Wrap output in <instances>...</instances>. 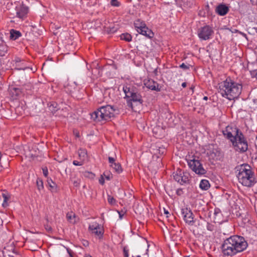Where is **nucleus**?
<instances>
[{
	"label": "nucleus",
	"instance_id": "obj_1",
	"mask_svg": "<svg viewBox=\"0 0 257 257\" xmlns=\"http://www.w3.org/2000/svg\"><path fill=\"white\" fill-rule=\"evenodd\" d=\"M247 243L244 238L240 236L233 235L226 239L221 248L224 255L232 256L238 252L245 250L247 247Z\"/></svg>",
	"mask_w": 257,
	"mask_h": 257
},
{
	"label": "nucleus",
	"instance_id": "obj_2",
	"mask_svg": "<svg viewBox=\"0 0 257 257\" xmlns=\"http://www.w3.org/2000/svg\"><path fill=\"white\" fill-rule=\"evenodd\" d=\"M218 92L229 100L237 98L241 93L242 85L233 81L230 78L220 83Z\"/></svg>",
	"mask_w": 257,
	"mask_h": 257
},
{
	"label": "nucleus",
	"instance_id": "obj_3",
	"mask_svg": "<svg viewBox=\"0 0 257 257\" xmlns=\"http://www.w3.org/2000/svg\"><path fill=\"white\" fill-rule=\"evenodd\" d=\"M118 110L115 106L106 105L100 107L96 111L91 114L94 120L97 121L108 120L111 117L114 116L115 112L118 113Z\"/></svg>",
	"mask_w": 257,
	"mask_h": 257
},
{
	"label": "nucleus",
	"instance_id": "obj_4",
	"mask_svg": "<svg viewBox=\"0 0 257 257\" xmlns=\"http://www.w3.org/2000/svg\"><path fill=\"white\" fill-rule=\"evenodd\" d=\"M123 90L127 98H130V100L131 102H128V105H130L132 109H134V104L142 105L143 102V100L141 94L137 92L133 89L127 86L123 87Z\"/></svg>",
	"mask_w": 257,
	"mask_h": 257
},
{
	"label": "nucleus",
	"instance_id": "obj_5",
	"mask_svg": "<svg viewBox=\"0 0 257 257\" xmlns=\"http://www.w3.org/2000/svg\"><path fill=\"white\" fill-rule=\"evenodd\" d=\"M134 26L137 32L140 34L149 38H152L154 37V33L146 26L144 22L138 19L135 21Z\"/></svg>",
	"mask_w": 257,
	"mask_h": 257
},
{
	"label": "nucleus",
	"instance_id": "obj_6",
	"mask_svg": "<svg viewBox=\"0 0 257 257\" xmlns=\"http://www.w3.org/2000/svg\"><path fill=\"white\" fill-rule=\"evenodd\" d=\"M239 182L243 186L250 187L256 182L254 173L251 172L250 173L243 174V175L237 177Z\"/></svg>",
	"mask_w": 257,
	"mask_h": 257
},
{
	"label": "nucleus",
	"instance_id": "obj_7",
	"mask_svg": "<svg viewBox=\"0 0 257 257\" xmlns=\"http://www.w3.org/2000/svg\"><path fill=\"white\" fill-rule=\"evenodd\" d=\"M188 164L190 169L196 174L203 175L206 173L207 171L203 167L202 164L198 160H190L188 161Z\"/></svg>",
	"mask_w": 257,
	"mask_h": 257
},
{
	"label": "nucleus",
	"instance_id": "obj_8",
	"mask_svg": "<svg viewBox=\"0 0 257 257\" xmlns=\"http://www.w3.org/2000/svg\"><path fill=\"white\" fill-rule=\"evenodd\" d=\"M213 33V31L212 28L208 25L200 28L198 31L199 38L203 40L209 39Z\"/></svg>",
	"mask_w": 257,
	"mask_h": 257
},
{
	"label": "nucleus",
	"instance_id": "obj_9",
	"mask_svg": "<svg viewBox=\"0 0 257 257\" xmlns=\"http://www.w3.org/2000/svg\"><path fill=\"white\" fill-rule=\"evenodd\" d=\"M181 214L186 223L189 225H193L194 222L193 213L190 209L183 208L181 210Z\"/></svg>",
	"mask_w": 257,
	"mask_h": 257
},
{
	"label": "nucleus",
	"instance_id": "obj_10",
	"mask_svg": "<svg viewBox=\"0 0 257 257\" xmlns=\"http://www.w3.org/2000/svg\"><path fill=\"white\" fill-rule=\"evenodd\" d=\"M144 85L146 87L152 90L160 91L161 87L159 84L153 79H148L144 81Z\"/></svg>",
	"mask_w": 257,
	"mask_h": 257
},
{
	"label": "nucleus",
	"instance_id": "obj_11",
	"mask_svg": "<svg viewBox=\"0 0 257 257\" xmlns=\"http://www.w3.org/2000/svg\"><path fill=\"white\" fill-rule=\"evenodd\" d=\"M222 132L223 135L226 138L230 140L232 143H234V142H235L234 128L228 126L226 127L225 130L223 131Z\"/></svg>",
	"mask_w": 257,
	"mask_h": 257
},
{
	"label": "nucleus",
	"instance_id": "obj_12",
	"mask_svg": "<svg viewBox=\"0 0 257 257\" xmlns=\"http://www.w3.org/2000/svg\"><path fill=\"white\" fill-rule=\"evenodd\" d=\"M89 230L92 231V233H94L96 235L98 236H102L103 234V230L101 228L100 225L95 223L89 226Z\"/></svg>",
	"mask_w": 257,
	"mask_h": 257
},
{
	"label": "nucleus",
	"instance_id": "obj_13",
	"mask_svg": "<svg viewBox=\"0 0 257 257\" xmlns=\"http://www.w3.org/2000/svg\"><path fill=\"white\" fill-rule=\"evenodd\" d=\"M16 11L17 17L21 19H23L27 14L28 12V8L22 4L19 7H16Z\"/></svg>",
	"mask_w": 257,
	"mask_h": 257
},
{
	"label": "nucleus",
	"instance_id": "obj_14",
	"mask_svg": "<svg viewBox=\"0 0 257 257\" xmlns=\"http://www.w3.org/2000/svg\"><path fill=\"white\" fill-rule=\"evenodd\" d=\"M238 170L239 171V172L237 177L242 176L243 175V174H246L248 173H250L251 172H252L251 167L247 164H243L240 165Z\"/></svg>",
	"mask_w": 257,
	"mask_h": 257
},
{
	"label": "nucleus",
	"instance_id": "obj_15",
	"mask_svg": "<svg viewBox=\"0 0 257 257\" xmlns=\"http://www.w3.org/2000/svg\"><path fill=\"white\" fill-rule=\"evenodd\" d=\"M234 133L235 137V142H234V143H232L233 145H234V144L238 143V142H247L244 138V135L243 134L239 131L238 128L237 127H234Z\"/></svg>",
	"mask_w": 257,
	"mask_h": 257
},
{
	"label": "nucleus",
	"instance_id": "obj_16",
	"mask_svg": "<svg viewBox=\"0 0 257 257\" xmlns=\"http://www.w3.org/2000/svg\"><path fill=\"white\" fill-rule=\"evenodd\" d=\"M216 13L221 16L225 15L229 11V8L224 4L219 5L216 8Z\"/></svg>",
	"mask_w": 257,
	"mask_h": 257
},
{
	"label": "nucleus",
	"instance_id": "obj_17",
	"mask_svg": "<svg viewBox=\"0 0 257 257\" xmlns=\"http://www.w3.org/2000/svg\"><path fill=\"white\" fill-rule=\"evenodd\" d=\"M233 146L236 148V150L242 153L246 152L248 149L247 142H238V143L234 144Z\"/></svg>",
	"mask_w": 257,
	"mask_h": 257
},
{
	"label": "nucleus",
	"instance_id": "obj_18",
	"mask_svg": "<svg viewBox=\"0 0 257 257\" xmlns=\"http://www.w3.org/2000/svg\"><path fill=\"white\" fill-rule=\"evenodd\" d=\"M8 51V46L3 40L2 38H0V56H4Z\"/></svg>",
	"mask_w": 257,
	"mask_h": 257
},
{
	"label": "nucleus",
	"instance_id": "obj_19",
	"mask_svg": "<svg viewBox=\"0 0 257 257\" xmlns=\"http://www.w3.org/2000/svg\"><path fill=\"white\" fill-rule=\"evenodd\" d=\"M208 154L210 158L213 160H218L219 159L220 152L217 149H213L212 151H209V152L208 153Z\"/></svg>",
	"mask_w": 257,
	"mask_h": 257
},
{
	"label": "nucleus",
	"instance_id": "obj_20",
	"mask_svg": "<svg viewBox=\"0 0 257 257\" xmlns=\"http://www.w3.org/2000/svg\"><path fill=\"white\" fill-rule=\"evenodd\" d=\"M182 175V171L180 169H177L176 172L173 173L174 180L180 184L181 179Z\"/></svg>",
	"mask_w": 257,
	"mask_h": 257
},
{
	"label": "nucleus",
	"instance_id": "obj_21",
	"mask_svg": "<svg viewBox=\"0 0 257 257\" xmlns=\"http://www.w3.org/2000/svg\"><path fill=\"white\" fill-rule=\"evenodd\" d=\"M199 186L202 190H207L210 187V184L208 180H202L200 182Z\"/></svg>",
	"mask_w": 257,
	"mask_h": 257
},
{
	"label": "nucleus",
	"instance_id": "obj_22",
	"mask_svg": "<svg viewBox=\"0 0 257 257\" xmlns=\"http://www.w3.org/2000/svg\"><path fill=\"white\" fill-rule=\"evenodd\" d=\"M21 36L19 31L12 29L10 31V38L14 40H16Z\"/></svg>",
	"mask_w": 257,
	"mask_h": 257
},
{
	"label": "nucleus",
	"instance_id": "obj_23",
	"mask_svg": "<svg viewBox=\"0 0 257 257\" xmlns=\"http://www.w3.org/2000/svg\"><path fill=\"white\" fill-rule=\"evenodd\" d=\"M78 153L80 159L85 160L87 158V155L86 150L80 149L78 151Z\"/></svg>",
	"mask_w": 257,
	"mask_h": 257
},
{
	"label": "nucleus",
	"instance_id": "obj_24",
	"mask_svg": "<svg viewBox=\"0 0 257 257\" xmlns=\"http://www.w3.org/2000/svg\"><path fill=\"white\" fill-rule=\"evenodd\" d=\"M66 217H67V220L70 223H75L76 222V220H75L76 216H75V214L74 213H73L72 212H68L66 215Z\"/></svg>",
	"mask_w": 257,
	"mask_h": 257
},
{
	"label": "nucleus",
	"instance_id": "obj_25",
	"mask_svg": "<svg viewBox=\"0 0 257 257\" xmlns=\"http://www.w3.org/2000/svg\"><path fill=\"white\" fill-rule=\"evenodd\" d=\"M189 181L188 174L182 172V175L181 179L180 184L188 183Z\"/></svg>",
	"mask_w": 257,
	"mask_h": 257
},
{
	"label": "nucleus",
	"instance_id": "obj_26",
	"mask_svg": "<svg viewBox=\"0 0 257 257\" xmlns=\"http://www.w3.org/2000/svg\"><path fill=\"white\" fill-rule=\"evenodd\" d=\"M182 2L184 6L191 7L194 4L195 0H177Z\"/></svg>",
	"mask_w": 257,
	"mask_h": 257
},
{
	"label": "nucleus",
	"instance_id": "obj_27",
	"mask_svg": "<svg viewBox=\"0 0 257 257\" xmlns=\"http://www.w3.org/2000/svg\"><path fill=\"white\" fill-rule=\"evenodd\" d=\"M120 38L122 40H124L127 42H130L132 41V36L128 33H124L120 35Z\"/></svg>",
	"mask_w": 257,
	"mask_h": 257
},
{
	"label": "nucleus",
	"instance_id": "obj_28",
	"mask_svg": "<svg viewBox=\"0 0 257 257\" xmlns=\"http://www.w3.org/2000/svg\"><path fill=\"white\" fill-rule=\"evenodd\" d=\"M2 196L4 198V202L3 203V206L4 207H6L8 206V201L9 199L10 196L8 194L6 193H2Z\"/></svg>",
	"mask_w": 257,
	"mask_h": 257
},
{
	"label": "nucleus",
	"instance_id": "obj_29",
	"mask_svg": "<svg viewBox=\"0 0 257 257\" xmlns=\"http://www.w3.org/2000/svg\"><path fill=\"white\" fill-rule=\"evenodd\" d=\"M117 173H120L122 171L121 167L119 163L114 164L113 166H111Z\"/></svg>",
	"mask_w": 257,
	"mask_h": 257
},
{
	"label": "nucleus",
	"instance_id": "obj_30",
	"mask_svg": "<svg viewBox=\"0 0 257 257\" xmlns=\"http://www.w3.org/2000/svg\"><path fill=\"white\" fill-rule=\"evenodd\" d=\"M107 200L108 203L112 205H114L116 203L115 199L110 195H107Z\"/></svg>",
	"mask_w": 257,
	"mask_h": 257
},
{
	"label": "nucleus",
	"instance_id": "obj_31",
	"mask_svg": "<svg viewBox=\"0 0 257 257\" xmlns=\"http://www.w3.org/2000/svg\"><path fill=\"white\" fill-rule=\"evenodd\" d=\"M47 182L51 188L54 189L56 187V184L51 179H48Z\"/></svg>",
	"mask_w": 257,
	"mask_h": 257
},
{
	"label": "nucleus",
	"instance_id": "obj_32",
	"mask_svg": "<svg viewBox=\"0 0 257 257\" xmlns=\"http://www.w3.org/2000/svg\"><path fill=\"white\" fill-rule=\"evenodd\" d=\"M84 176L86 177L93 178L94 176V174L91 172L85 171L84 172Z\"/></svg>",
	"mask_w": 257,
	"mask_h": 257
},
{
	"label": "nucleus",
	"instance_id": "obj_33",
	"mask_svg": "<svg viewBox=\"0 0 257 257\" xmlns=\"http://www.w3.org/2000/svg\"><path fill=\"white\" fill-rule=\"evenodd\" d=\"M37 185L39 190L43 188V182L41 180H37Z\"/></svg>",
	"mask_w": 257,
	"mask_h": 257
},
{
	"label": "nucleus",
	"instance_id": "obj_34",
	"mask_svg": "<svg viewBox=\"0 0 257 257\" xmlns=\"http://www.w3.org/2000/svg\"><path fill=\"white\" fill-rule=\"evenodd\" d=\"M110 4L111 6L114 7H118L120 5V3L117 0H111Z\"/></svg>",
	"mask_w": 257,
	"mask_h": 257
},
{
	"label": "nucleus",
	"instance_id": "obj_35",
	"mask_svg": "<svg viewBox=\"0 0 257 257\" xmlns=\"http://www.w3.org/2000/svg\"><path fill=\"white\" fill-rule=\"evenodd\" d=\"M108 159L109 163L110 164H111L110 166H113L114 165V164H116L115 162V159L111 157H109Z\"/></svg>",
	"mask_w": 257,
	"mask_h": 257
},
{
	"label": "nucleus",
	"instance_id": "obj_36",
	"mask_svg": "<svg viewBox=\"0 0 257 257\" xmlns=\"http://www.w3.org/2000/svg\"><path fill=\"white\" fill-rule=\"evenodd\" d=\"M56 105H57V104L55 102L53 103H52L51 105H50V106H49L50 109L52 112L56 111V109H55V108L56 107Z\"/></svg>",
	"mask_w": 257,
	"mask_h": 257
},
{
	"label": "nucleus",
	"instance_id": "obj_37",
	"mask_svg": "<svg viewBox=\"0 0 257 257\" xmlns=\"http://www.w3.org/2000/svg\"><path fill=\"white\" fill-rule=\"evenodd\" d=\"M190 66V65H187L184 63H182L180 65V67L184 70H187L189 69Z\"/></svg>",
	"mask_w": 257,
	"mask_h": 257
},
{
	"label": "nucleus",
	"instance_id": "obj_38",
	"mask_svg": "<svg viewBox=\"0 0 257 257\" xmlns=\"http://www.w3.org/2000/svg\"><path fill=\"white\" fill-rule=\"evenodd\" d=\"M117 28L115 27H113L109 28V30H107L109 33H113L117 31Z\"/></svg>",
	"mask_w": 257,
	"mask_h": 257
},
{
	"label": "nucleus",
	"instance_id": "obj_39",
	"mask_svg": "<svg viewBox=\"0 0 257 257\" xmlns=\"http://www.w3.org/2000/svg\"><path fill=\"white\" fill-rule=\"evenodd\" d=\"M103 175H104L105 178L109 180L111 178H112V175L110 174L109 173L104 172Z\"/></svg>",
	"mask_w": 257,
	"mask_h": 257
},
{
	"label": "nucleus",
	"instance_id": "obj_40",
	"mask_svg": "<svg viewBox=\"0 0 257 257\" xmlns=\"http://www.w3.org/2000/svg\"><path fill=\"white\" fill-rule=\"evenodd\" d=\"M123 251L124 257H128V250L126 249V247H123Z\"/></svg>",
	"mask_w": 257,
	"mask_h": 257
},
{
	"label": "nucleus",
	"instance_id": "obj_41",
	"mask_svg": "<svg viewBox=\"0 0 257 257\" xmlns=\"http://www.w3.org/2000/svg\"><path fill=\"white\" fill-rule=\"evenodd\" d=\"M42 170H43V173L44 175L46 177H47L48 176V169H47V167L43 168L42 169Z\"/></svg>",
	"mask_w": 257,
	"mask_h": 257
},
{
	"label": "nucleus",
	"instance_id": "obj_42",
	"mask_svg": "<svg viewBox=\"0 0 257 257\" xmlns=\"http://www.w3.org/2000/svg\"><path fill=\"white\" fill-rule=\"evenodd\" d=\"M250 73L252 76V77H254L257 79V71L253 70L250 71Z\"/></svg>",
	"mask_w": 257,
	"mask_h": 257
},
{
	"label": "nucleus",
	"instance_id": "obj_43",
	"mask_svg": "<svg viewBox=\"0 0 257 257\" xmlns=\"http://www.w3.org/2000/svg\"><path fill=\"white\" fill-rule=\"evenodd\" d=\"M117 212H118V213L119 214V218L120 219H122V217L124 215V214H125V212L123 211V210H121L120 211H118Z\"/></svg>",
	"mask_w": 257,
	"mask_h": 257
},
{
	"label": "nucleus",
	"instance_id": "obj_44",
	"mask_svg": "<svg viewBox=\"0 0 257 257\" xmlns=\"http://www.w3.org/2000/svg\"><path fill=\"white\" fill-rule=\"evenodd\" d=\"M73 164L75 166H81L82 165V163L78 162L77 161H74Z\"/></svg>",
	"mask_w": 257,
	"mask_h": 257
},
{
	"label": "nucleus",
	"instance_id": "obj_45",
	"mask_svg": "<svg viewBox=\"0 0 257 257\" xmlns=\"http://www.w3.org/2000/svg\"><path fill=\"white\" fill-rule=\"evenodd\" d=\"M45 228L49 232H51L52 230V227L48 225H45Z\"/></svg>",
	"mask_w": 257,
	"mask_h": 257
},
{
	"label": "nucleus",
	"instance_id": "obj_46",
	"mask_svg": "<svg viewBox=\"0 0 257 257\" xmlns=\"http://www.w3.org/2000/svg\"><path fill=\"white\" fill-rule=\"evenodd\" d=\"M96 71H97V72H98V74H95V75L96 76H97V77L98 76H100V75H101V74H100V71H99V70H97V69H94V70H93V71H92V74H93L94 72L95 73Z\"/></svg>",
	"mask_w": 257,
	"mask_h": 257
},
{
	"label": "nucleus",
	"instance_id": "obj_47",
	"mask_svg": "<svg viewBox=\"0 0 257 257\" xmlns=\"http://www.w3.org/2000/svg\"><path fill=\"white\" fill-rule=\"evenodd\" d=\"M159 153L161 154H163L165 151V148H160L159 150Z\"/></svg>",
	"mask_w": 257,
	"mask_h": 257
},
{
	"label": "nucleus",
	"instance_id": "obj_48",
	"mask_svg": "<svg viewBox=\"0 0 257 257\" xmlns=\"http://www.w3.org/2000/svg\"><path fill=\"white\" fill-rule=\"evenodd\" d=\"M99 183L101 185H103L104 183V178L102 177L99 180Z\"/></svg>",
	"mask_w": 257,
	"mask_h": 257
},
{
	"label": "nucleus",
	"instance_id": "obj_49",
	"mask_svg": "<svg viewBox=\"0 0 257 257\" xmlns=\"http://www.w3.org/2000/svg\"><path fill=\"white\" fill-rule=\"evenodd\" d=\"M182 189H178L176 191V193H177V195H181L182 194Z\"/></svg>",
	"mask_w": 257,
	"mask_h": 257
},
{
	"label": "nucleus",
	"instance_id": "obj_50",
	"mask_svg": "<svg viewBox=\"0 0 257 257\" xmlns=\"http://www.w3.org/2000/svg\"><path fill=\"white\" fill-rule=\"evenodd\" d=\"M83 245H84V246H88V245H89V243H88V242L87 241H86V240H84V241H83Z\"/></svg>",
	"mask_w": 257,
	"mask_h": 257
},
{
	"label": "nucleus",
	"instance_id": "obj_51",
	"mask_svg": "<svg viewBox=\"0 0 257 257\" xmlns=\"http://www.w3.org/2000/svg\"><path fill=\"white\" fill-rule=\"evenodd\" d=\"M67 251H68V253H69V256L70 257H73V255H72V251L71 250H70L69 249L67 248Z\"/></svg>",
	"mask_w": 257,
	"mask_h": 257
},
{
	"label": "nucleus",
	"instance_id": "obj_52",
	"mask_svg": "<svg viewBox=\"0 0 257 257\" xmlns=\"http://www.w3.org/2000/svg\"><path fill=\"white\" fill-rule=\"evenodd\" d=\"M15 61L16 62V63H19L21 61V59L19 57H17L15 58Z\"/></svg>",
	"mask_w": 257,
	"mask_h": 257
},
{
	"label": "nucleus",
	"instance_id": "obj_53",
	"mask_svg": "<svg viewBox=\"0 0 257 257\" xmlns=\"http://www.w3.org/2000/svg\"><path fill=\"white\" fill-rule=\"evenodd\" d=\"M164 213L167 215V217H168V215L169 214V211L167 210H166L165 208H164Z\"/></svg>",
	"mask_w": 257,
	"mask_h": 257
},
{
	"label": "nucleus",
	"instance_id": "obj_54",
	"mask_svg": "<svg viewBox=\"0 0 257 257\" xmlns=\"http://www.w3.org/2000/svg\"><path fill=\"white\" fill-rule=\"evenodd\" d=\"M14 89L16 92V94L18 95L19 94V92H20L19 89L17 88H14Z\"/></svg>",
	"mask_w": 257,
	"mask_h": 257
},
{
	"label": "nucleus",
	"instance_id": "obj_55",
	"mask_svg": "<svg viewBox=\"0 0 257 257\" xmlns=\"http://www.w3.org/2000/svg\"><path fill=\"white\" fill-rule=\"evenodd\" d=\"M252 5H256L257 4V0H250Z\"/></svg>",
	"mask_w": 257,
	"mask_h": 257
},
{
	"label": "nucleus",
	"instance_id": "obj_56",
	"mask_svg": "<svg viewBox=\"0 0 257 257\" xmlns=\"http://www.w3.org/2000/svg\"><path fill=\"white\" fill-rule=\"evenodd\" d=\"M186 82H183L182 84V86L184 88L186 87Z\"/></svg>",
	"mask_w": 257,
	"mask_h": 257
},
{
	"label": "nucleus",
	"instance_id": "obj_57",
	"mask_svg": "<svg viewBox=\"0 0 257 257\" xmlns=\"http://www.w3.org/2000/svg\"><path fill=\"white\" fill-rule=\"evenodd\" d=\"M203 99V100H207L208 99V97L204 96Z\"/></svg>",
	"mask_w": 257,
	"mask_h": 257
},
{
	"label": "nucleus",
	"instance_id": "obj_58",
	"mask_svg": "<svg viewBox=\"0 0 257 257\" xmlns=\"http://www.w3.org/2000/svg\"><path fill=\"white\" fill-rule=\"evenodd\" d=\"M30 69V68H29V67H26V68H23L22 69H23V70H25V69Z\"/></svg>",
	"mask_w": 257,
	"mask_h": 257
},
{
	"label": "nucleus",
	"instance_id": "obj_59",
	"mask_svg": "<svg viewBox=\"0 0 257 257\" xmlns=\"http://www.w3.org/2000/svg\"><path fill=\"white\" fill-rule=\"evenodd\" d=\"M86 257H92L90 255H86Z\"/></svg>",
	"mask_w": 257,
	"mask_h": 257
},
{
	"label": "nucleus",
	"instance_id": "obj_60",
	"mask_svg": "<svg viewBox=\"0 0 257 257\" xmlns=\"http://www.w3.org/2000/svg\"><path fill=\"white\" fill-rule=\"evenodd\" d=\"M146 251H147L146 254H148V249H147Z\"/></svg>",
	"mask_w": 257,
	"mask_h": 257
},
{
	"label": "nucleus",
	"instance_id": "obj_61",
	"mask_svg": "<svg viewBox=\"0 0 257 257\" xmlns=\"http://www.w3.org/2000/svg\"><path fill=\"white\" fill-rule=\"evenodd\" d=\"M234 32H238V30H234Z\"/></svg>",
	"mask_w": 257,
	"mask_h": 257
},
{
	"label": "nucleus",
	"instance_id": "obj_62",
	"mask_svg": "<svg viewBox=\"0 0 257 257\" xmlns=\"http://www.w3.org/2000/svg\"><path fill=\"white\" fill-rule=\"evenodd\" d=\"M76 136H77V137H79V135H78V134H77V135H76Z\"/></svg>",
	"mask_w": 257,
	"mask_h": 257
},
{
	"label": "nucleus",
	"instance_id": "obj_63",
	"mask_svg": "<svg viewBox=\"0 0 257 257\" xmlns=\"http://www.w3.org/2000/svg\"><path fill=\"white\" fill-rule=\"evenodd\" d=\"M133 257H134V256H133ZM137 257H141V256L140 255H138V256H137Z\"/></svg>",
	"mask_w": 257,
	"mask_h": 257
},
{
	"label": "nucleus",
	"instance_id": "obj_64",
	"mask_svg": "<svg viewBox=\"0 0 257 257\" xmlns=\"http://www.w3.org/2000/svg\"><path fill=\"white\" fill-rule=\"evenodd\" d=\"M255 139H256V140H257V135H256V138H255Z\"/></svg>",
	"mask_w": 257,
	"mask_h": 257
}]
</instances>
